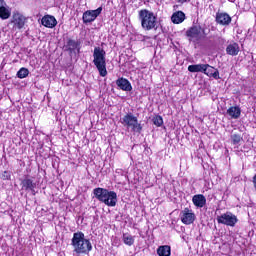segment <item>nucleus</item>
I'll list each match as a JSON object with an SVG mask.
<instances>
[{"label": "nucleus", "mask_w": 256, "mask_h": 256, "mask_svg": "<svg viewBox=\"0 0 256 256\" xmlns=\"http://www.w3.org/2000/svg\"><path fill=\"white\" fill-rule=\"evenodd\" d=\"M71 245L74 249V255H87L90 251H93L91 241L85 238L83 232H76L73 234Z\"/></svg>", "instance_id": "f257e3e1"}, {"label": "nucleus", "mask_w": 256, "mask_h": 256, "mask_svg": "<svg viewBox=\"0 0 256 256\" xmlns=\"http://www.w3.org/2000/svg\"><path fill=\"white\" fill-rule=\"evenodd\" d=\"M93 193L98 201L104 203L108 207H115V205H117V193L115 191H109L104 188H95Z\"/></svg>", "instance_id": "f03ea898"}, {"label": "nucleus", "mask_w": 256, "mask_h": 256, "mask_svg": "<svg viewBox=\"0 0 256 256\" xmlns=\"http://www.w3.org/2000/svg\"><path fill=\"white\" fill-rule=\"evenodd\" d=\"M139 20L141 21L142 29L145 31H151L152 29L158 28L157 16L155 13L142 9L138 14Z\"/></svg>", "instance_id": "7ed1b4c3"}, {"label": "nucleus", "mask_w": 256, "mask_h": 256, "mask_svg": "<svg viewBox=\"0 0 256 256\" xmlns=\"http://www.w3.org/2000/svg\"><path fill=\"white\" fill-rule=\"evenodd\" d=\"M107 53L101 47H95L93 52V63L99 72L100 77H107V62L105 59Z\"/></svg>", "instance_id": "20e7f679"}, {"label": "nucleus", "mask_w": 256, "mask_h": 256, "mask_svg": "<svg viewBox=\"0 0 256 256\" xmlns=\"http://www.w3.org/2000/svg\"><path fill=\"white\" fill-rule=\"evenodd\" d=\"M122 125L126 127L128 130L132 131V133H139L143 130V127L139 124V120L133 113L126 114L121 121Z\"/></svg>", "instance_id": "39448f33"}, {"label": "nucleus", "mask_w": 256, "mask_h": 256, "mask_svg": "<svg viewBox=\"0 0 256 256\" xmlns=\"http://www.w3.org/2000/svg\"><path fill=\"white\" fill-rule=\"evenodd\" d=\"M217 221L221 225H227L228 227H235V224L239 221L237 216L231 212H226L220 216H217Z\"/></svg>", "instance_id": "423d86ee"}, {"label": "nucleus", "mask_w": 256, "mask_h": 256, "mask_svg": "<svg viewBox=\"0 0 256 256\" xmlns=\"http://www.w3.org/2000/svg\"><path fill=\"white\" fill-rule=\"evenodd\" d=\"M103 7H99L96 10H87L83 13L82 19L83 23H93L97 17H99V14L102 13Z\"/></svg>", "instance_id": "0eeeda50"}, {"label": "nucleus", "mask_w": 256, "mask_h": 256, "mask_svg": "<svg viewBox=\"0 0 256 256\" xmlns=\"http://www.w3.org/2000/svg\"><path fill=\"white\" fill-rule=\"evenodd\" d=\"M64 49L69 52L70 55H77L79 53V42L73 39H68L64 45Z\"/></svg>", "instance_id": "6e6552de"}, {"label": "nucleus", "mask_w": 256, "mask_h": 256, "mask_svg": "<svg viewBox=\"0 0 256 256\" xmlns=\"http://www.w3.org/2000/svg\"><path fill=\"white\" fill-rule=\"evenodd\" d=\"M181 221L184 225H191L195 221V213L189 208H185L181 212Z\"/></svg>", "instance_id": "1a4fd4ad"}, {"label": "nucleus", "mask_w": 256, "mask_h": 256, "mask_svg": "<svg viewBox=\"0 0 256 256\" xmlns=\"http://www.w3.org/2000/svg\"><path fill=\"white\" fill-rule=\"evenodd\" d=\"M21 185L24 191H31L33 195H35V187H37V183L33 178L26 177L22 180Z\"/></svg>", "instance_id": "9d476101"}, {"label": "nucleus", "mask_w": 256, "mask_h": 256, "mask_svg": "<svg viewBox=\"0 0 256 256\" xmlns=\"http://www.w3.org/2000/svg\"><path fill=\"white\" fill-rule=\"evenodd\" d=\"M216 23L218 25H230L231 24V16L225 12H218L216 13Z\"/></svg>", "instance_id": "9b49d317"}, {"label": "nucleus", "mask_w": 256, "mask_h": 256, "mask_svg": "<svg viewBox=\"0 0 256 256\" xmlns=\"http://www.w3.org/2000/svg\"><path fill=\"white\" fill-rule=\"evenodd\" d=\"M204 75H207V77H213V79H221L219 76V70L209 64H205Z\"/></svg>", "instance_id": "f8f14e48"}, {"label": "nucleus", "mask_w": 256, "mask_h": 256, "mask_svg": "<svg viewBox=\"0 0 256 256\" xmlns=\"http://www.w3.org/2000/svg\"><path fill=\"white\" fill-rule=\"evenodd\" d=\"M41 24L44 27H47L48 29H53V27L57 26V19H55L53 16L51 15H46L42 18L41 20Z\"/></svg>", "instance_id": "ddd939ff"}, {"label": "nucleus", "mask_w": 256, "mask_h": 256, "mask_svg": "<svg viewBox=\"0 0 256 256\" xmlns=\"http://www.w3.org/2000/svg\"><path fill=\"white\" fill-rule=\"evenodd\" d=\"M192 203H194L195 207L201 209L207 204V198L203 194H196L192 198Z\"/></svg>", "instance_id": "4468645a"}, {"label": "nucleus", "mask_w": 256, "mask_h": 256, "mask_svg": "<svg viewBox=\"0 0 256 256\" xmlns=\"http://www.w3.org/2000/svg\"><path fill=\"white\" fill-rule=\"evenodd\" d=\"M25 21L26 18L22 14L15 13L13 15L14 27H16L17 29H23V27H25Z\"/></svg>", "instance_id": "2eb2a0df"}, {"label": "nucleus", "mask_w": 256, "mask_h": 256, "mask_svg": "<svg viewBox=\"0 0 256 256\" xmlns=\"http://www.w3.org/2000/svg\"><path fill=\"white\" fill-rule=\"evenodd\" d=\"M116 85L122 91H131L133 89V87L131 86V82H129V80H127L126 78H119L116 81Z\"/></svg>", "instance_id": "dca6fc26"}, {"label": "nucleus", "mask_w": 256, "mask_h": 256, "mask_svg": "<svg viewBox=\"0 0 256 256\" xmlns=\"http://www.w3.org/2000/svg\"><path fill=\"white\" fill-rule=\"evenodd\" d=\"M186 35L187 37H190V39H199V37H201L200 26H192L187 30Z\"/></svg>", "instance_id": "f3484780"}, {"label": "nucleus", "mask_w": 256, "mask_h": 256, "mask_svg": "<svg viewBox=\"0 0 256 256\" xmlns=\"http://www.w3.org/2000/svg\"><path fill=\"white\" fill-rule=\"evenodd\" d=\"M171 21L174 25H179L185 21V13L183 11H176L171 16Z\"/></svg>", "instance_id": "a211bd4d"}, {"label": "nucleus", "mask_w": 256, "mask_h": 256, "mask_svg": "<svg viewBox=\"0 0 256 256\" xmlns=\"http://www.w3.org/2000/svg\"><path fill=\"white\" fill-rule=\"evenodd\" d=\"M227 115H229L230 119H239L241 117V108L232 106L227 110Z\"/></svg>", "instance_id": "6ab92c4d"}, {"label": "nucleus", "mask_w": 256, "mask_h": 256, "mask_svg": "<svg viewBox=\"0 0 256 256\" xmlns=\"http://www.w3.org/2000/svg\"><path fill=\"white\" fill-rule=\"evenodd\" d=\"M239 51H240L239 44H237V43L229 44L226 47L227 55H231L232 57H235V56L239 55Z\"/></svg>", "instance_id": "aec40b11"}, {"label": "nucleus", "mask_w": 256, "mask_h": 256, "mask_svg": "<svg viewBox=\"0 0 256 256\" xmlns=\"http://www.w3.org/2000/svg\"><path fill=\"white\" fill-rule=\"evenodd\" d=\"M188 71L190 73H204L205 64H193L188 66Z\"/></svg>", "instance_id": "412c9836"}, {"label": "nucleus", "mask_w": 256, "mask_h": 256, "mask_svg": "<svg viewBox=\"0 0 256 256\" xmlns=\"http://www.w3.org/2000/svg\"><path fill=\"white\" fill-rule=\"evenodd\" d=\"M157 255L171 256V246H168V245L159 246L157 249Z\"/></svg>", "instance_id": "4be33fe9"}, {"label": "nucleus", "mask_w": 256, "mask_h": 256, "mask_svg": "<svg viewBox=\"0 0 256 256\" xmlns=\"http://www.w3.org/2000/svg\"><path fill=\"white\" fill-rule=\"evenodd\" d=\"M9 17H11V10H9V7H7V4L6 5H3L1 8H0V19H9Z\"/></svg>", "instance_id": "5701e85b"}, {"label": "nucleus", "mask_w": 256, "mask_h": 256, "mask_svg": "<svg viewBox=\"0 0 256 256\" xmlns=\"http://www.w3.org/2000/svg\"><path fill=\"white\" fill-rule=\"evenodd\" d=\"M122 241L125 245H128V247H131L135 243V237L130 234H123Z\"/></svg>", "instance_id": "b1692460"}, {"label": "nucleus", "mask_w": 256, "mask_h": 256, "mask_svg": "<svg viewBox=\"0 0 256 256\" xmlns=\"http://www.w3.org/2000/svg\"><path fill=\"white\" fill-rule=\"evenodd\" d=\"M29 76V69L27 68H21L18 72H17V78L18 79H25V77Z\"/></svg>", "instance_id": "393cba45"}, {"label": "nucleus", "mask_w": 256, "mask_h": 256, "mask_svg": "<svg viewBox=\"0 0 256 256\" xmlns=\"http://www.w3.org/2000/svg\"><path fill=\"white\" fill-rule=\"evenodd\" d=\"M230 139L234 145H239L243 141V137L240 134H232Z\"/></svg>", "instance_id": "a878e982"}, {"label": "nucleus", "mask_w": 256, "mask_h": 256, "mask_svg": "<svg viewBox=\"0 0 256 256\" xmlns=\"http://www.w3.org/2000/svg\"><path fill=\"white\" fill-rule=\"evenodd\" d=\"M152 121L156 125V127H161V125H163V117H161V116H155L152 119Z\"/></svg>", "instance_id": "bb28decb"}, {"label": "nucleus", "mask_w": 256, "mask_h": 256, "mask_svg": "<svg viewBox=\"0 0 256 256\" xmlns=\"http://www.w3.org/2000/svg\"><path fill=\"white\" fill-rule=\"evenodd\" d=\"M1 179H3V181H9V179H11V173H9L8 171H4Z\"/></svg>", "instance_id": "cd10ccee"}, {"label": "nucleus", "mask_w": 256, "mask_h": 256, "mask_svg": "<svg viewBox=\"0 0 256 256\" xmlns=\"http://www.w3.org/2000/svg\"><path fill=\"white\" fill-rule=\"evenodd\" d=\"M3 5H7V3L5 2V0H0V9L2 8Z\"/></svg>", "instance_id": "c85d7f7f"}, {"label": "nucleus", "mask_w": 256, "mask_h": 256, "mask_svg": "<svg viewBox=\"0 0 256 256\" xmlns=\"http://www.w3.org/2000/svg\"><path fill=\"white\" fill-rule=\"evenodd\" d=\"M178 3H187V0H178Z\"/></svg>", "instance_id": "c756f323"}, {"label": "nucleus", "mask_w": 256, "mask_h": 256, "mask_svg": "<svg viewBox=\"0 0 256 256\" xmlns=\"http://www.w3.org/2000/svg\"><path fill=\"white\" fill-rule=\"evenodd\" d=\"M228 1H230L231 3H235V0H228Z\"/></svg>", "instance_id": "7c9ffc66"}]
</instances>
